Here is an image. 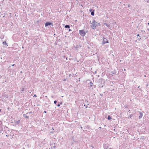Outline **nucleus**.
<instances>
[{"mask_svg":"<svg viewBox=\"0 0 149 149\" xmlns=\"http://www.w3.org/2000/svg\"><path fill=\"white\" fill-rule=\"evenodd\" d=\"M93 11V9L91 8H90L89 10V11L90 12H92V11Z\"/></svg>","mask_w":149,"mask_h":149,"instance_id":"9d476101","label":"nucleus"},{"mask_svg":"<svg viewBox=\"0 0 149 149\" xmlns=\"http://www.w3.org/2000/svg\"><path fill=\"white\" fill-rule=\"evenodd\" d=\"M108 43V40L105 38H103V40L102 43V44L104 45L106 43Z\"/></svg>","mask_w":149,"mask_h":149,"instance_id":"7ed1b4c3","label":"nucleus"},{"mask_svg":"<svg viewBox=\"0 0 149 149\" xmlns=\"http://www.w3.org/2000/svg\"><path fill=\"white\" fill-rule=\"evenodd\" d=\"M96 23V22L95 20H94L92 23L91 26L93 29H95L97 26Z\"/></svg>","mask_w":149,"mask_h":149,"instance_id":"f257e3e1","label":"nucleus"},{"mask_svg":"<svg viewBox=\"0 0 149 149\" xmlns=\"http://www.w3.org/2000/svg\"><path fill=\"white\" fill-rule=\"evenodd\" d=\"M93 85V83L92 82H90V87L92 86Z\"/></svg>","mask_w":149,"mask_h":149,"instance_id":"1a4fd4ad","label":"nucleus"},{"mask_svg":"<svg viewBox=\"0 0 149 149\" xmlns=\"http://www.w3.org/2000/svg\"><path fill=\"white\" fill-rule=\"evenodd\" d=\"M95 11V10H93V11H92L91 12V15L92 16H94V12Z\"/></svg>","mask_w":149,"mask_h":149,"instance_id":"423d86ee","label":"nucleus"},{"mask_svg":"<svg viewBox=\"0 0 149 149\" xmlns=\"http://www.w3.org/2000/svg\"><path fill=\"white\" fill-rule=\"evenodd\" d=\"M65 27L66 28H70V26L68 25H66L65 26Z\"/></svg>","mask_w":149,"mask_h":149,"instance_id":"0eeeda50","label":"nucleus"},{"mask_svg":"<svg viewBox=\"0 0 149 149\" xmlns=\"http://www.w3.org/2000/svg\"><path fill=\"white\" fill-rule=\"evenodd\" d=\"M52 24V23L50 22H46L45 24V26H47L49 25H50Z\"/></svg>","mask_w":149,"mask_h":149,"instance_id":"20e7f679","label":"nucleus"},{"mask_svg":"<svg viewBox=\"0 0 149 149\" xmlns=\"http://www.w3.org/2000/svg\"><path fill=\"white\" fill-rule=\"evenodd\" d=\"M44 112L45 113H47V111H44Z\"/></svg>","mask_w":149,"mask_h":149,"instance_id":"4468645a","label":"nucleus"},{"mask_svg":"<svg viewBox=\"0 0 149 149\" xmlns=\"http://www.w3.org/2000/svg\"><path fill=\"white\" fill-rule=\"evenodd\" d=\"M79 33L80 35L82 36H84L86 34V33L83 30H79Z\"/></svg>","mask_w":149,"mask_h":149,"instance_id":"f03ea898","label":"nucleus"},{"mask_svg":"<svg viewBox=\"0 0 149 149\" xmlns=\"http://www.w3.org/2000/svg\"><path fill=\"white\" fill-rule=\"evenodd\" d=\"M139 114H140V115H139V118H141L143 116L142 113H141V112H140L139 113Z\"/></svg>","mask_w":149,"mask_h":149,"instance_id":"39448f33","label":"nucleus"},{"mask_svg":"<svg viewBox=\"0 0 149 149\" xmlns=\"http://www.w3.org/2000/svg\"><path fill=\"white\" fill-rule=\"evenodd\" d=\"M148 25H149V23H148Z\"/></svg>","mask_w":149,"mask_h":149,"instance_id":"6ab92c4d","label":"nucleus"},{"mask_svg":"<svg viewBox=\"0 0 149 149\" xmlns=\"http://www.w3.org/2000/svg\"><path fill=\"white\" fill-rule=\"evenodd\" d=\"M25 117L26 118H29V117L27 116H25Z\"/></svg>","mask_w":149,"mask_h":149,"instance_id":"9b49d317","label":"nucleus"},{"mask_svg":"<svg viewBox=\"0 0 149 149\" xmlns=\"http://www.w3.org/2000/svg\"><path fill=\"white\" fill-rule=\"evenodd\" d=\"M60 106V105L59 104H58L57 105L58 107H59Z\"/></svg>","mask_w":149,"mask_h":149,"instance_id":"2eb2a0df","label":"nucleus"},{"mask_svg":"<svg viewBox=\"0 0 149 149\" xmlns=\"http://www.w3.org/2000/svg\"><path fill=\"white\" fill-rule=\"evenodd\" d=\"M109 149H112L111 148H109Z\"/></svg>","mask_w":149,"mask_h":149,"instance_id":"412c9836","label":"nucleus"},{"mask_svg":"<svg viewBox=\"0 0 149 149\" xmlns=\"http://www.w3.org/2000/svg\"><path fill=\"white\" fill-rule=\"evenodd\" d=\"M69 31H70V29H69Z\"/></svg>","mask_w":149,"mask_h":149,"instance_id":"4be33fe9","label":"nucleus"},{"mask_svg":"<svg viewBox=\"0 0 149 149\" xmlns=\"http://www.w3.org/2000/svg\"><path fill=\"white\" fill-rule=\"evenodd\" d=\"M137 36H139V34H137Z\"/></svg>","mask_w":149,"mask_h":149,"instance_id":"f3484780","label":"nucleus"},{"mask_svg":"<svg viewBox=\"0 0 149 149\" xmlns=\"http://www.w3.org/2000/svg\"><path fill=\"white\" fill-rule=\"evenodd\" d=\"M57 102V101L56 100H55L54 101V103L55 104H56V103Z\"/></svg>","mask_w":149,"mask_h":149,"instance_id":"ddd939ff","label":"nucleus"},{"mask_svg":"<svg viewBox=\"0 0 149 149\" xmlns=\"http://www.w3.org/2000/svg\"><path fill=\"white\" fill-rule=\"evenodd\" d=\"M34 96H35V97H36V94H35V95H34Z\"/></svg>","mask_w":149,"mask_h":149,"instance_id":"dca6fc26","label":"nucleus"},{"mask_svg":"<svg viewBox=\"0 0 149 149\" xmlns=\"http://www.w3.org/2000/svg\"><path fill=\"white\" fill-rule=\"evenodd\" d=\"M1 111V109H0V111Z\"/></svg>","mask_w":149,"mask_h":149,"instance_id":"5701e85b","label":"nucleus"},{"mask_svg":"<svg viewBox=\"0 0 149 149\" xmlns=\"http://www.w3.org/2000/svg\"><path fill=\"white\" fill-rule=\"evenodd\" d=\"M3 44H6V45L7 44L6 41L3 42Z\"/></svg>","mask_w":149,"mask_h":149,"instance_id":"f8f14e48","label":"nucleus"},{"mask_svg":"<svg viewBox=\"0 0 149 149\" xmlns=\"http://www.w3.org/2000/svg\"><path fill=\"white\" fill-rule=\"evenodd\" d=\"M15 65V64H13V65H12V66H14V65Z\"/></svg>","mask_w":149,"mask_h":149,"instance_id":"a211bd4d","label":"nucleus"},{"mask_svg":"<svg viewBox=\"0 0 149 149\" xmlns=\"http://www.w3.org/2000/svg\"><path fill=\"white\" fill-rule=\"evenodd\" d=\"M106 24V25L107 26V24Z\"/></svg>","mask_w":149,"mask_h":149,"instance_id":"aec40b11","label":"nucleus"},{"mask_svg":"<svg viewBox=\"0 0 149 149\" xmlns=\"http://www.w3.org/2000/svg\"><path fill=\"white\" fill-rule=\"evenodd\" d=\"M111 118L109 116H108V119L109 120H111Z\"/></svg>","mask_w":149,"mask_h":149,"instance_id":"6e6552de","label":"nucleus"}]
</instances>
